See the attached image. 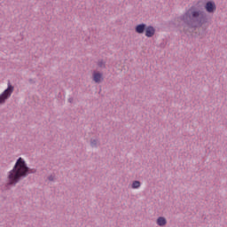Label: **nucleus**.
Here are the masks:
<instances>
[{"label": "nucleus", "instance_id": "nucleus-3", "mask_svg": "<svg viewBox=\"0 0 227 227\" xmlns=\"http://www.w3.org/2000/svg\"><path fill=\"white\" fill-rule=\"evenodd\" d=\"M13 86L12 83H8V87L5 90H4L3 94H0V106L6 103V100L12 97V93H13Z\"/></svg>", "mask_w": 227, "mask_h": 227}, {"label": "nucleus", "instance_id": "nucleus-7", "mask_svg": "<svg viewBox=\"0 0 227 227\" xmlns=\"http://www.w3.org/2000/svg\"><path fill=\"white\" fill-rule=\"evenodd\" d=\"M146 24L141 23L135 27V31L137 33V35H143L146 29Z\"/></svg>", "mask_w": 227, "mask_h": 227}, {"label": "nucleus", "instance_id": "nucleus-12", "mask_svg": "<svg viewBox=\"0 0 227 227\" xmlns=\"http://www.w3.org/2000/svg\"><path fill=\"white\" fill-rule=\"evenodd\" d=\"M49 180H52V178H51V177H49Z\"/></svg>", "mask_w": 227, "mask_h": 227}, {"label": "nucleus", "instance_id": "nucleus-6", "mask_svg": "<svg viewBox=\"0 0 227 227\" xmlns=\"http://www.w3.org/2000/svg\"><path fill=\"white\" fill-rule=\"evenodd\" d=\"M145 35L146 38H152L155 36V27L153 26L145 27Z\"/></svg>", "mask_w": 227, "mask_h": 227}, {"label": "nucleus", "instance_id": "nucleus-8", "mask_svg": "<svg viewBox=\"0 0 227 227\" xmlns=\"http://www.w3.org/2000/svg\"><path fill=\"white\" fill-rule=\"evenodd\" d=\"M156 224H157V226L164 227L168 224V219H166V217H164V216H159L156 219Z\"/></svg>", "mask_w": 227, "mask_h": 227}, {"label": "nucleus", "instance_id": "nucleus-5", "mask_svg": "<svg viewBox=\"0 0 227 227\" xmlns=\"http://www.w3.org/2000/svg\"><path fill=\"white\" fill-rule=\"evenodd\" d=\"M92 80L97 84H100V82H102V81H104V74H102V72H100V71H93Z\"/></svg>", "mask_w": 227, "mask_h": 227}, {"label": "nucleus", "instance_id": "nucleus-11", "mask_svg": "<svg viewBox=\"0 0 227 227\" xmlns=\"http://www.w3.org/2000/svg\"><path fill=\"white\" fill-rule=\"evenodd\" d=\"M98 67L99 68H106V63L104 62V60H99V61L98 62Z\"/></svg>", "mask_w": 227, "mask_h": 227}, {"label": "nucleus", "instance_id": "nucleus-4", "mask_svg": "<svg viewBox=\"0 0 227 227\" xmlns=\"http://www.w3.org/2000/svg\"><path fill=\"white\" fill-rule=\"evenodd\" d=\"M204 8L207 13H215V11L217 10V5L215 4V2H214V0H210L206 3Z\"/></svg>", "mask_w": 227, "mask_h": 227}, {"label": "nucleus", "instance_id": "nucleus-9", "mask_svg": "<svg viewBox=\"0 0 227 227\" xmlns=\"http://www.w3.org/2000/svg\"><path fill=\"white\" fill-rule=\"evenodd\" d=\"M90 146L92 148H97V146H98V138H91L90 139Z\"/></svg>", "mask_w": 227, "mask_h": 227}, {"label": "nucleus", "instance_id": "nucleus-2", "mask_svg": "<svg viewBox=\"0 0 227 227\" xmlns=\"http://www.w3.org/2000/svg\"><path fill=\"white\" fill-rule=\"evenodd\" d=\"M179 20L189 24V22H196L197 27H201L205 24V16H203V12L198 9L196 6H192L181 18Z\"/></svg>", "mask_w": 227, "mask_h": 227}, {"label": "nucleus", "instance_id": "nucleus-10", "mask_svg": "<svg viewBox=\"0 0 227 227\" xmlns=\"http://www.w3.org/2000/svg\"><path fill=\"white\" fill-rule=\"evenodd\" d=\"M141 187V182L139 181H133L131 184V189H139Z\"/></svg>", "mask_w": 227, "mask_h": 227}, {"label": "nucleus", "instance_id": "nucleus-1", "mask_svg": "<svg viewBox=\"0 0 227 227\" xmlns=\"http://www.w3.org/2000/svg\"><path fill=\"white\" fill-rule=\"evenodd\" d=\"M30 173L31 168L27 166L26 160L20 157L12 169L7 172L6 185H17L22 178H26Z\"/></svg>", "mask_w": 227, "mask_h": 227}]
</instances>
